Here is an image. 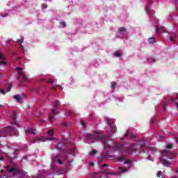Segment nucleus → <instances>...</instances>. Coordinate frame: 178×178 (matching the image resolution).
<instances>
[{"label": "nucleus", "instance_id": "1", "mask_svg": "<svg viewBox=\"0 0 178 178\" xmlns=\"http://www.w3.org/2000/svg\"><path fill=\"white\" fill-rule=\"evenodd\" d=\"M85 137L88 138V140H92V141H101L102 144H104L107 148L117 149V151H121L122 152L131 153L138 152V154H140L141 152H140V149L145 147V140H140L138 144L134 145L131 147H124V145L122 144H113V145H111V144L108 143L109 141V137L104 135L101 132H95V134H86Z\"/></svg>", "mask_w": 178, "mask_h": 178}, {"label": "nucleus", "instance_id": "2", "mask_svg": "<svg viewBox=\"0 0 178 178\" xmlns=\"http://www.w3.org/2000/svg\"><path fill=\"white\" fill-rule=\"evenodd\" d=\"M6 169L8 173H12L13 177L24 178L25 176H27V172L19 170L16 164H13V165H7Z\"/></svg>", "mask_w": 178, "mask_h": 178}, {"label": "nucleus", "instance_id": "3", "mask_svg": "<svg viewBox=\"0 0 178 178\" xmlns=\"http://www.w3.org/2000/svg\"><path fill=\"white\" fill-rule=\"evenodd\" d=\"M105 122L110 126L111 132L116 133V126L113 124V120L109 118H106Z\"/></svg>", "mask_w": 178, "mask_h": 178}, {"label": "nucleus", "instance_id": "4", "mask_svg": "<svg viewBox=\"0 0 178 178\" xmlns=\"http://www.w3.org/2000/svg\"><path fill=\"white\" fill-rule=\"evenodd\" d=\"M6 131H8V133H9L10 134H13L14 136H16L17 137V136H19V131H17V129L12 127H8L6 129Z\"/></svg>", "mask_w": 178, "mask_h": 178}, {"label": "nucleus", "instance_id": "5", "mask_svg": "<svg viewBox=\"0 0 178 178\" xmlns=\"http://www.w3.org/2000/svg\"><path fill=\"white\" fill-rule=\"evenodd\" d=\"M163 155L164 156H166V158H168V159H175V158H173V156L175 155V154H173L168 150H163Z\"/></svg>", "mask_w": 178, "mask_h": 178}, {"label": "nucleus", "instance_id": "6", "mask_svg": "<svg viewBox=\"0 0 178 178\" xmlns=\"http://www.w3.org/2000/svg\"><path fill=\"white\" fill-rule=\"evenodd\" d=\"M12 83H8V87L6 88L5 89H0V92L3 95H5L6 92H9L10 90H12Z\"/></svg>", "mask_w": 178, "mask_h": 178}, {"label": "nucleus", "instance_id": "7", "mask_svg": "<svg viewBox=\"0 0 178 178\" xmlns=\"http://www.w3.org/2000/svg\"><path fill=\"white\" fill-rule=\"evenodd\" d=\"M145 12L151 17H153L154 15H155V11L149 7H146Z\"/></svg>", "mask_w": 178, "mask_h": 178}, {"label": "nucleus", "instance_id": "8", "mask_svg": "<svg viewBox=\"0 0 178 178\" xmlns=\"http://www.w3.org/2000/svg\"><path fill=\"white\" fill-rule=\"evenodd\" d=\"M11 124H15L16 126H19L17 124V120H16V112L13 111L11 117Z\"/></svg>", "mask_w": 178, "mask_h": 178}, {"label": "nucleus", "instance_id": "9", "mask_svg": "<svg viewBox=\"0 0 178 178\" xmlns=\"http://www.w3.org/2000/svg\"><path fill=\"white\" fill-rule=\"evenodd\" d=\"M56 113H58V111L56 110H51L50 114H49V122H52V120L54 119V118H55V115H56Z\"/></svg>", "mask_w": 178, "mask_h": 178}, {"label": "nucleus", "instance_id": "10", "mask_svg": "<svg viewBox=\"0 0 178 178\" xmlns=\"http://www.w3.org/2000/svg\"><path fill=\"white\" fill-rule=\"evenodd\" d=\"M127 136H129L131 140H133L137 137V136H136V134H130L129 130H127L126 134H124V137H127Z\"/></svg>", "mask_w": 178, "mask_h": 178}, {"label": "nucleus", "instance_id": "11", "mask_svg": "<svg viewBox=\"0 0 178 178\" xmlns=\"http://www.w3.org/2000/svg\"><path fill=\"white\" fill-rule=\"evenodd\" d=\"M51 138H45V137H41L40 138H36L35 143H41L44 141H49Z\"/></svg>", "mask_w": 178, "mask_h": 178}, {"label": "nucleus", "instance_id": "12", "mask_svg": "<svg viewBox=\"0 0 178 178\" xmlns=\"http://www.w3.org/2000/svg\"><path fill=\"white\" fill-rule=\"evenodd\" d=\"M25 133L26 134H34V135L37 134V132H36L35 129H33L31 128H29V129H26Z\"/></svg>", "mask_w": 178, "mask_h": 178}, {"label": "nucleus", "instance_id": "13", "mask_svg": "<svg viewBox=\"0 0 178 178\" xmlns=\"http://www.w3.org/2000/svg\"><path fill=\"white\" fill-rule=\"evenodd\" d=\"M157 33H159V34H161L162 33H166V29L163 26L157 28Z\"/></svg>", "mask_w": 178, "mask_h": 178}, {"label": "nucleus", "instance_id": "14", "mask_svg": "<svg viewBox=\"0 0 178 178\" xmlns=\"http://www.w3.org/2000/svg\"><path fill=\"white\" fill-rule=\"evenodd\" d=\"M60 106V102L59 100H56L53 102V106L54 108H59Z\"/></svg>", "mask_w": 178, "mask_h": 178}, {"label": "nucleus", "instance_id": "15", "mask_svg": "<svg viewBox=\"0 0 178 178\" xmlns=\"http://www.w3.org/2000/svg\"><path fill=\"white\" fill-rule=\"evenodd\" d=\"M13 98L17 101V102L22 101V96H20V95H15L13 96Z\"/></svg>", "mask_w": 178, "mask_h": 178}, {"label": "nucleus", "instance_id": "16", "mask_svg": "<svg viewBox=\"0 0 178 178\" xmlns=\"http://www.w3.org/2000/svg\"><path fill=\"white\" fill-rule=\"evenodd\" d=\"M18 74H19V76L22 77L24 81H27V76H26L24 74H23V73H22V72H18Z\"/></svg>", "mask_w": 178, "mask_h": 178}, {"label": "nucleus", "instance_id": "17", "mask_svg": "<svg viewBox=\"0 0 178 178\" xmlns=\"http://www.w3.org/2000/svg\"><path fill=\"white\" fill-rule=\"evenodd\" d=\"M119 170L121 173H126V172L129 170V168L124 167H120Z\"/></svg>", "mask_w": 178, "mask_h": 178}, {"label": "nucleus", "instance_id": "18", "mask_svg": "<svg viewBox=\"0 0 178 178\" xmlns=\"http://www.w3.org/2000/svg\"><path fill=\"white\" fill-rule=\"evenodd\" d=\"M125 159H126V156L124 155L120 156V157L118 158V161L123 162V161H124Z\"/></svg>", "mask_w": 178, "mask_h": 178}, {"label": "nucleus", "instance_id": "19", "mask_svg": "<svg viewBox=\"0 0 178 178\" xmlns=\"http://www.w3.org/2000/svg\"><path fill=\"white\" fill-rule=\"evenodd\" d=\"M162 162H163V165H164V166H169L170 165V163H169V161H168V160H166V159H163Z\"/></svg>", "mask_w": 178, "mask_h": 178}, {"label": "nucleus", "instance_id": "20", "mask_svg": "<svg viewBox=\"0 0 178 178\" xmlns=\"http://www.w3.org/2000/svg\"><path fill=\"white\" fill-rule=\"evenodd\" d=\"M114 56L116 58H120V56H122V52H120L119 51H117L114 53Z\"/></svg>", "mask_w": 178, "mask_h": 178}, {"label": "nucleus", "instance_id": "21", "mask_svg": "<svg viewBox=\"0 0 178 178\" xmlns=\"http://www.w3.org/2000/svg\"><path fill=\"white\" fill-rule=\"evenodd\" d=\"M62 144H64L63 141L60 142V143H58V145H56V149H61V148H62Z\"/></svg>", "mask_w": 178, "mask_h": 178}, {"label": "nucleus", "instance_id": "22", "mask_svg": "<svg viewBox=\"0 0 178 178\" xmlns=\"http://www.w3.org/2000/svg\"><path fill=\"white\" fill-rule=\"evenodd\" d=\"M124 31H126V28L124 27H120L118 29V32L120 33V34H122V33H124Z\"/></svg>", "mask_w": 178, "mask_h": 178}, {"label": "nucleus", "instance_id": "23", "mask_svg": "<svg viewBox=\"0 0 178 178\" xmlns=\"http://www.w3.org/2000/svg\"><path fill=\"white\" fill-rule=\"evenodd\" d=\"M149 44H155V38H149L148 39Z\"/></svg>", "mask_w": 178, "mask_h": 178}, {"label": "nucleus", "instance_id": "24", "mask_svg": "<svg viewBox=\"0 0 178 178\" xmlns=\"http://www.w3.org/2000/svg\"><path fill=\"white\" fill-rule=\"evenodd\" d=\"M97 152H98L97 151V149H92L90 153H89V155H95V154H97Z\"/></svg>", "mask_w": 178, "mask_h": 178}, {"label": "nucleus", "instance_id": "25", "mask_svg": "<svg viewBox=\"0 0 178 178\" xmlns=\"http://www.w3.org/2000/svg\"><path fill=\"white\" fill-rule=\"evenodd\" d=\"M54 129H49L47 134L48 136H54Z\"/></svg>", "mask_w": 178, "mask_h": 178}, {"label": "nucleus", "instance_id": "26", "mask_svg": "<svg viewBox=\"0 0 178 178\" xmlns=\"http://www.w3.org/2000/svg\"><path fill=\"white\" fill-rule=\"evenodd\" d=\"M47 83H48V84H54L55 81H54V79H47Z\"/></svg>", "mask_w": 178, "mask_h": 178}, {"label": "nucleus", "instance_id": "27", "mask_svg": "<svg viewBox=\"0 0 178 178\" xmlns=\"http://www.w3.org/2000/svg\"><path fill=\"white\" fill-rule=\"evenodd\" d=\"M24 41V39L23 38H21L20 39H18L17 40V42H18V44H23Z\"/></svg>", "mask_w": 178, "mask_h": 178}, {"label": "nucleus", "instance_id": "28", "mask_svg": "<svg viewBox=\"0 0 178 178\" xmlns=\"http://www.w3.org/2000/svg\"><path fill=\"white\" fill-rule=\"evenodd\" d=\"M60 24L61 27H63V28L66 27V22H65V21L60 22Z\"/></svg>", "mask_w": 178, "mask_h": 178}, {"label": "nucleus", "instance_id": "29", "mask_svg": "<svg viewBox=\"0 0 178 178\" xmlns=\"http://www.w3.org/2000/svg\"><path fill=\"white\" fill-rule=\"evenodd\" d=\"M116 86H118V83L116 82H113L111 83V88H115Z\"/></svg>", "mask_w": 178, "mask_h": 178}, {"label": "nucleus", "instance_id": "30", "mask_svg": "<svg viewBox=\"0 0 178 178\" xmlns=\"http://www.w3.org/2000/svg\"><path fill=\"white\" fill-rule=\"evenodd\" d=\"M166 147L168 149H172V148H173V145L172 144H168V145H167Z\"/></svg>", "mask_w": 178, "mask_h": 178}, {"label": "nucleus", "instance_id": "31", "mask_svg": "<svg viewBox=\"0 0 178 178\" xmlns=\"http://www.w3.org/2000/svg\"><path fill=\"white\" fill-rule=\"evenodd\" d=\"M0 59H1V60H5V56L2 54V53H0Z\"/></svg>", "mask_w": 178, "mask_h": 178}, {"label": "nucleus", "instance_id": "32", "mask_svg": "<svg viewBox=\"0 0 178 178\" xmlns=\"http://www.w3.org/2000/svg\"><path fill=\"white\" fill-rule=\"evenodd\" d=\"M129 163H131V161H130V160H126V161L124 162V165H129Z\"/></svg>", "mask_w": 178, "mask_h": 178}, {"label": "nucleus", "instance_id": "33", "mask_svg": "<svg viewBox=\"0 0 178 178\" xmlns=\"http://www.w3.org/2000/svg\"><path fill=\"white\" fill-rule=\"evenodd\" d=\"M162 176V171H159L157 172V177H161Z\"/></svg>", "mask_w": 178, "mask_h": 178}, {"label": "nucleus", "instance_id": "34", "mask_svg": "<svg viewBox=\"0 0 178 178\" xmlns=\"http://www.w3.org/2000/svg\"><path fill=\"white\" fill-rule=\"evenodd\" d=\"M42 9H47V8H48V5L47 4H42Z\"/></svg>", "mask_w": 178, "mask_h": 178}, {"label": "nucleus", "instance_id": "35", "mask_svg": "<svg viewBox=\"0 0 178 178\" xmlns=\"http://www.w3.org/2000/svg\"><path fill=\"white\" fill-rule=\"evenodd\" d=\"M81 126H83V127H86V122H84V121H81Z\"/></svg>", "mask_w": 178, "mask_h": 178}, {"label": "nucleus", "instance_id": "36", "mask_svg": "<svg viewBox=\"0 0 178 178\" xmlns=\"http://www.w3.org/2000/svg\"><path fill=\"white\" fill-rule=\"evenodd\" d=\"M2 65H6V61H0V66Z\"/></svg>", "mask_w": 178, "mask_h": 178}, {"label": "nucleus", "instance_id": "37", "mask_svg": "<svg viewBox=\"0 0 178 178\" xmlns=\"http://www.w3.org/2000/svg\"><path fill=\"white\" fill-rule=\"evenodd\" d=\"M58 87H59V86L56 85V86H53V87L51 88V90H56V88H58Z\"/></svg>", "mask_w": 178, "mask_h": 178}, {"label": "nucleus", "instance_id": "38", "mask_svg": "<svg viewBox=\"0 0 178 178\" xmlns=\"http://www.w3.org/2000/svg\"><path fill=\"white\" fill-rule=\"evenodd\" d=\"M52 161H55L56 159H59V156H56V157L51 158Z\"/></svg>", "mask_w": 178, "mask_h": 178}, {"label": "nucleus", "instance_id": "39", "mask_svg": "<svg viewBox=\"0 0 178 178\" xmlns=\"http://www.w3.org/2000/svg\"><path fill=\"white\" fill-rule=\"evenodd\" d=\"M58 162L60 165H63V161H62V160L60 159H58Z\"/></svg>", "mask_w": 178, "mask_h": 178}, {"label": "nucleus", "instance_id": "40", "mask_svg": "<svg viewBox=\"0 0 178 178\" xmlns=\"http://www.w3.org/2000/svg\"><path fill=\"white\" fill-rule=\"evenodd\" d=\"M105 173H106V175H116V173L115 172H106V171H105Z\"/></svg>", "mask_w": 178, "mask_h": 178}, {"label": "nucleus", "instance_id": "41", "mask_svg": "<svg viewBox=\"0 0 178 178\" xmlns=\"http://www.w3.org/2000/svg\"><path fill=\"white\" fill-rule=\"evenodd\" d=\"M176 99H178V97H176V98H175V99L171 98V99H170V101H172V102H174L175 101H176Z\"/></svg>", "mask_w": 178, "mask_h": 178}, {"label": "nucleus", "instance_id": "42", "mask_svg": "<svg viewBox=\"0 0 178 178\" xmlns=\"http://www.w3.org/2000/svg\"><path fill=\"white\" fill-rule=\"evenodd\" d=\"M15 70H19V72H22V68L17 67L15 68Z\"/></svg>", "mask_w": 178, "mask_h": 178}, {"label": "nucleus", "instance_id": "43", "mask_svg": "<svg viewBox=\"0 0 178 178\" xmlns=\"http://www.w3.org/2000/svg\"><path fill=\"white\" fill-rule=\"evenodd\" d=\"M108 165L107 163L103 164V168H108Z\"/></svg>", "mask_w": 178, "mask_h": 178}, {"label": "nucleus", "instance_id": "44", "mask_svg": "<svg viewBox=\"0 0 178 178\" xmlns=\"http://www.w3.org/2000/svg\"><path fill=\"white\" fill-rule=\"evenodd\" d=\"M170 41H175V38L171 36L170 38Z\"/></svg>", "mask_w": 178, "mask_h": 178}, {"label": "nucleus", "instance_id": "45", "mask_svg": "<svg viewBox=\"0 0 178 178\" xmlns=\"http://www.w3.org/2000/svg\"><path fill=\"white\" fill-rule=\"evenodd\" d=\"M67 113L70 116L73 113L72 112V111H68Z\"/></svg>", "mask_w": 178, "mask_h": 178}, {"label": "nucleus", "instance_id": "46", "mask_svg": "<svg viewBox=\"0 0 178 178\" xmlns=\"http://www.w3.org/2000/svg\"><path fill=\"white\" fill-rule=\"evenodd\" d=\"M62 124H63V126H65V127H66V126H67V124H66V122H63L62 123Z\"/></svg>", "mask_w": 178, "mask_h": 178}, {"label": "nucleus", "instance_id": "47", "mask_svg": "<svg viewBox=\"0 0 178 178\" xmlns=\"http://www.w3.org/2000/svg\"><path fill=\"white\" fill-rule=\"evenodd\" d=\"M6 156H8V159H12V157H10V156L8 155V154H6Z\"/></svg>", "mask_w": 178, "mask_h": 178}, {"label": "nucleus", "instance_id": "48", "mask_svg": "<svg viewBox=\"0 0 178 178\" xmlns=\"http://www.w3.org/2000/svg\"><path fill=\"white\" fill-rule=\"evenodd\" d=\"M33 91H34L35 92H36V94L38 93V90H37V89H33Z\"/></svg>", "mask_w": 178, "mask_h": 178}, {"label": "nucleus", "instance_id": "49", "mask_svg": "<svg viewBox=\"0 0 178 178\" xmlns=\"http://www.w3.org/2000/svg\"><path fill=\"white\" fill-rule=\"evenodd\" d=\"M5 159L3 156H0V161H3Z\"/></svg>", "mask_w": 178, "mask_h": 178}, {"label": "nucleus", "instance_id": "50", "mask_svg": "<svg viewBox=\"0 0 178 178\" xmlns=\"http://www.w3.org/2000/svg\"><path fill=\"white\" fill-rule=\"evenodd\" d=\"M152 124H154V123H155V119L152 120Z\"/></svg>", "mask_w": 178, "mask_h": 178}, {"label": "nucleus", "instance_id": "51", "mask_svg": "<svg viewBox=\"0 0 178 178\" xmlns=\"http://www.w3.org/2000/svg\"><path fill=\"white\" fill-rule=\"evenodd\" d=\"M149 60H152V62H155V59H154V58H152V59H150Z\"/></svg>", "mask_w": 178, "mask_h": 178}, {"label": "nucleus", "instance_id": "52", "mask_svg": "<svg viewBox=\"0 0 178 178\" xmlns=\"http://www.w3.org/2000/svg\"><path fill=\"white\" fill-rule=\"evenodd\" d=\"M0 172L1 173H5V171H3V170H1Z\"/></svg>", "mask_w": 178, "mask_h": 178}, {"label": "nucleus", "instance_id": "53", "mask_svg": "<svg viewBox=\"0 0 178 178\" xmlns=\"http://www.w3.org/2000/svg\"><path fill=\"white\" fill-rule=\"evenodd\" d=\"M0 137H2V131H0Z\"/></svg>", "mask_w": 178, "mask_h": 178}, {"label": "nucleus", "instance_id": "54", "mask_svg": "<svg viewBox=\"0 0 178 178\" xmlns=\"http://www.w3.org/2000/svg\"><path fill=\"white\" fill-rule=\"evenodd\" d=\"M149 161H151V157L149 156H147Z\"/></svg>", "mask_w": 178, "mask_h": 178}, {"label": "nucleus", "instance_id": "55", "mask_svg": "<svg viewBox=\"0 0 178 178\" xmlns=\"http://www.w3.org/2000/svg\"><path fill=\"white\" fill-rule=\"evenodd\" d=\"M17 60H20V57L17 58Z\"/></svg>", "mask_w": 178, "mask_h": 178}, {"label": "nucleus", "instance_id": "56", "mask_svg": "<svg viewBox=\"0 0 178 178\" xmlns=\"http://www.w3.org/2000/svg\"><path fill=\"white\" fill-rule=\"evenodd\" d=\"M90 165H91V166H94V163H90Z\"/></svg>", "mask_w": 178, "mask_h": 178}, {"label": "nucleus", "instance_id": "57", "mask_svg": "<svg viewBox=\"0 0 178 178\" xmlns=\"http://www.w3.org/2000/svg\"><path fill=\"white\" fill-rule=\"evenodd\" d=\"M5 177L8 178V177H9V176L8 175H5Z\"/></svg>", "mask_w": 178, "mask_h": 178}, {"label": "nucleus", "instance_id": "58", "mask_svg": "<svg viewBox=\"0 0 178 178\" xmlns=\"http://www.w3.org/2000/svg\"><path fill=\"white\" fill-rule=\"evenodd\" d=\"M22 85V83H19V86Z\"/></svg>", "mask_w": 178, "mask_h": 178}, {"label": "nucleus", "instance_id": "59", "mask_svg": "<svg viewBox=\"0 0 178 178\" xmlns=\"http://www.w3.org/2000/svg\"><path fill=\"white\" fill-rule=\"evenodd\" d=\"M0 106L3 107V106H2V105H0Z\"/></svg>", "mask_w": 178, "mask_h": 178}, {"label": "nucleus", "instance_id": "60", "mask_svg": "<svg viewBox=\"0 0 178 178\" xmlns=\"http://www.w3.org/2000/svg\"><path fill=\"white\" fill-rule=\"evenodd\" d=\"M165 104H164V105H163L164 108H165Z\"/></svg>", "mask_w": 178, "mask_h": 178}, {"label": "nucleus", "instance_id": "61", "mask_svg": "<svg viewBox=\"0 0 178 178\" xmlns=\"http://www.w3.org/2000/svg\"><path fill=\"white\" fill-rule=\"evenodd\" d=\"M6 16H8V14H6Z\"/></svg>", "mask_w": 178, "mask_h": 178}]
</instances>
